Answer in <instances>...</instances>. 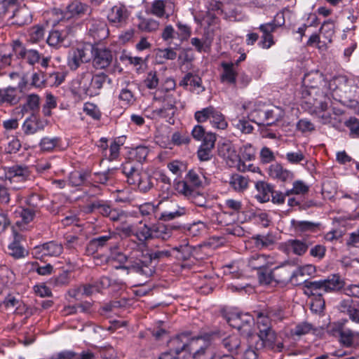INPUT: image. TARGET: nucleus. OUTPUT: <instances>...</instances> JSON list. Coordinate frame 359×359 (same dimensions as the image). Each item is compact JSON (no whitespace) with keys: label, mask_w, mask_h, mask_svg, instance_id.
<instances>
[{"label":"nucleus","mask_w":359,"mask_h":359,"mask_svg":"<svg viewBox=\"0 0 359 359\" xmlns=\"http://www.w3.org/2000/svg\"><path fill=\"white\" fill-rule=\"evenodd\" d=\"M315 271L316 268L311 264L299 267L292 272L290 276V282L295 285L303 284V281L305 280L303 278L311 276Z\"/></svg>","instance_id":"28"},{"label":"nucleus","mask_w":359,"mask_h":359,"mask_svg":"<svg viewBox=\"0 0 359 359\" xmlns=\"http://www.w3.org/2000/svg\"><path fill=\"white\" fill-rule=\"evenodd\" d=\"M320 32L326 40L325 43H331L334 34V24L333 21L329 20L324 22L320 29Z\"/></svg>","instance_id":"51"},{"label":"nucleus","mask_w":359,"mask_h":359,"mask_svg":"<svg viewBox=\"0 0 359 359\" xmlns=\"http://www.w3.org/2000/svg\"><path fill=\"white\" fill-rule=\"evenodd\" d=\"M174 4L172 2L163 0H155L150 8V13L161 18L168 19L174 12Z\"/></svg>","instance_id":"20"},{"label":"nucleus","mask_w":359,"mask_h":359,"mask_svg":"<svg viewBox=\"0 0 359 359\" xmlns=\"http://www.w3.org/2000/svg\"><path fill=\"white\" fill-rule=\"evenodd\" d=\"M309 187L303 181L297 180L293 183V187L285 191V194L289 196L292 194L299 195L305 194L309 191Z\"/></svg>","instance_id":"57"},{"label":"nucleus","mask_w":359,"mask_h":359,"mask_svg":"<svg viewBox=\"0 0 359 359\" xmlns=\"http://www.w3.org/2000/svg\"><path fill=\"white\" fill-rule=\"evenodd\" d=\"M92 58L96 69H104L111 64L113 55L109 49L93 46Z\"/></svg>","instance_id":"16"},{"label":"nucleus","mask_w":359,"mask_h":359,"mask_svg":"<svg viewBox=\"0 0 359 359\" xmlns=\"http://www.w3.org/2000/svg\"><path fill=\"white\" fill-rule=\"evenodd\" d=\"M4 304L7 309L15 308V313H22L25 307V305L19 299L11 294L5 298Z\"/></svg>","instance_id":"52"},{"label":"nucleus","mask_w":359,"mask_h":359,"mask_svg":"<svg viewBox=\"0 0 359 359\" xmlns=\"http://www.w3.org/2000/svg\"><path fill=\"white\" fill-rule=\"evenodd\" d=\"M149 154V149L144 146H139L130 151V158L138 163L143 162Z\"/></svg>","instance_id":"53"},{"label":"nucleus","mask_w":359,"mask_h":359,"mask_svg":"<svg viewBox=\"0 0 359 359\" xmlns=\"http://www.w3.org/2000/svg\"><path fill=\"white\" fill-rule=\"evenodd\" d=\"M267 172L271 177L282 182L291 181L294 177L292 172L283 168L280 164L277 163L270 165Z\"/></svg>","instance_id":"26"},{"label":"nucleus","mask_w":359,"mask_h":359,"mask_svg":"<svg viewBox=\"0 0 359 359\" xmlns=\"http://www.w3.org/2000/svg\"><path fill=\"white\" fill-rule=\"evenodd\" d=\"M183 183H185L188 187L200 188L207 184V179L201 170L192 169L187 172L184 180L177 183V189Z\"/></svg>","instance_id":"22"},{"label":"nucleus","mask_w":359,"mask_h":359,"mask_svg":"<svg viewBox=\"0 0 359 359\" xmlns=\"http://www.w3.org/2000/svg\"><path fill=\"white\" fill-rule=\"evenodd\" d=\"M29 41L32 43H37L42 40L45 35V29L43 26L35 25L32 27L29 31Z\"/></svg>","instance_id":"55"},{"label":"nucleus","mask_w":359,"mask_h":359,"mask_svg":"<svg viewBox=\"0 0 359 359\" xmlns=\"http://www.w3.org/2000/svg\"><path fill=\"white\" fill-rule=\"evenodd\" d=\"M210 122L212 127L219 130H224L228 126L224 116L216 108L214 110V114H212Z\"/></svg>","instance_id":"49"},{"label":"nucleus","mask_w":359,"mask_h":359,"mask_svg":"<svg viewBox=\"0 0 359 359\" xmlns=\"http://www.w3.org/2000/svg\"><path fill=\"white\" fill-rule=\"evenodd\" d=\"M46 82L50 86H58L65 80V74L62 72H53L45 75Z\"/></svg>","instance_id":"54"},{"label":"nucleus","mask_w":359,"mask_h":359,"mask_svg":"<svg viewBox=\"0 0 359 359\" xmlns=\"http://www.w3.org/2000/svg\"><path fill=\"white\" fill-rule=\"evenodd\" d=\"M339 311L348 316L349 320L356 325H359V305L351 299H344L338 306Z\"/></svg>","instance_id":"19"},{"label":"nucleus","mask_w":359,"mask_h":359,"mask_svg":"<svg viewBox=\"0 0 359 359\" xmlns=\"http://www.w3.org/2000/svg\"><path fill=\"white\" fill-rule=\"evenodd\" d=\"M256 108L257 104L249 102L243 104V107L247 110H251L248 114L250 120L259 126H266V121L263 114H259L260 111H264L260 108L261 104H259Z\"/></svg>","instance_id":"33"},{"label":"nucleus","mask_w":359,"mask_h":359,"mask_svg":"<svg viewBox=\"0 0 359 359\" xmlns=\"http://www.w3.org/2000/svg\"><path fill=\"white\" fill-rule=\"evenodd\" d=\"M13 234L14 240L8 245L9 253L15 258L22 257L25 252L24 248L20 244L22 236L15 229H13Z\"/></svg>","instance_id":"41"},{"label":"nucleus","mask_w":359,"mask_h":359,"mask_svg":"<svg viewBox=\"0 0 359 359\" xmlns=\"http://www.w3.org/2000/svg\"><path fill=\"white\" fill-rule=\"evenodd\" d=\"M154 100L161 102V107L154 109L151 112L153 118H165L169 123L175 114L176 99L172 93H165L163 95H155Z\"/></svg>","instance_id":"8"},{"label":"nucleus","mask_w":359,"mask_h":359,"mask_svg":"<svg viewBox=\"0 0 359 359\" xmlns=\"http://www.w3.org/2000/svg\"><path fill=\"white\" fill-rule=\"evenodd\" d=\"M132 184L137 186L138 189L143 193L149 191L153 187V183L150 176L145 172H142L137 177V182Z\"/></svg>","instance_id":"44"},{"label":"nucleus","mask_w":359,"mask_h":359,"mask_svg":"<svg viewBox=\"0 0 359 359\" xmlns=\"http://www.w3.org/2000/svg\"><path fill=\"white\" fill-rule=\"evenodd\" d=\"M177 191L196 205L206 207V198L204 195L194 188L188 187L185 183L181 184Z\"/></svg>","instance_id":"21"},{"label":"nucleus","mask_w":359,"mask_h":359,"mask_svg":"<svg viewBox=\"0 0 359 359\" xmlns=\"http://www.w3.org/2000/svg\"><path fill=\"white\" fill-rule=\"evenodd\" d=\"M215 107L209 106L201 110L196 111L194 114V118L198 123H203L208 120L210 121L212 114H214Z\"/></svg>","instance_id":"56"},{"label":"nucleus","mask_w":359,"mask_h":359,"mask_svg":"<svg viewBox=\"0 0 359 359\" xmlns=\"http://www.w3.org/2000/svg\"><path fill=\"white\" fill-rule=\"evenodd\" d=\"M15 214L16 217H19L21 218V221L16 222V224L20 225V222L27 224L32 221L35 215V212L33 209L31 208H22L19 207L15 211Z\"/></svg>","instance_id":"45"},{"label":"nucleus","mask_w":359,"mask_h":359,"mask_svg":"<svg viewBox=\"0 0 359 359\" xmlns=\"http://www.w3.org/2000/svg\"><path fill=\"white\" fill-rule=\"evenodd\" d=\"M91 8L86 4L78 0L73 1L64 11V17L69 19L75 17H81L85 14H90Z\"/></svg>","instance_id":"24"},{"label":"nucleus","mask_w":359,"mask_h":359,"mask_svg":"<svg viewBox=\"0 0 359 359\" xmlns=\"http://www.w3.org/2000/svg\"><path fill=\"white\" fill-rule=\"evenodd\" d=\"M139 165L133 161H126L121 165L122 172L127 178L128 184H135L137 177L142 173L139 169Z\"/></svg>","instance_id":"29"},{"label":"nucleus","mask_w":359,"mask_h":359,"mask_svg":"<svg viewBox=\"0 0 359 359\" xmlns=\"http://www.w3.org/2000/svg\"><path fill=\"white\" fill-rule=\"evenodd\" d=\"M144 85L149 90L157 88L159 84V79L156 71L149 72L143 81Z\"/></svg>","instance_id":"60"},{"label":"nucleus","mask_w":359,"mask_h":359,"mask_svg":"<svg viewBox=\"0 0 359 359\" xmlns=\"http://www.w3.org/2000/svg\"><path fill=\"white\" fill-rule=\"evenodd\" d=\"M255 189L257 194L255 198L257 201L264 203L270 201L271 194L273 189L271 184L264 181H258L255 184Z\"/></svg>","instance_id":"30"},{"label":"nucleus","mask_w":359,"mask_h":359,"mask_svg":"<svg viewBox=\"0 0 359 359\" xmlns=\"http://www.w3.org/2000/svg\"><path fill=\"white\" fill-rule=\"evenodd\" d=\"M101 286L99 283L83 285L70 291L72 297L79 299L80 296H90L95 292H99Z\"/></svg>","instance_id":"32"},{"label":"nucleus","mask_w":359,"mask_h":359,"mask_svg":"<svg viewBox=\"0 0 359 359\" xmlns=\"http://www.w3.org/2000/svg\"><path fill=\"white\" fill-rule=\"evenodd\" d=\"M304 294L307 296L322 295L321 291L328 292L340 287L339 277L332 275L326 279L318 280H304L303 281Z\"/></svg>","instance_id":"5"},{"label":"nucleus","mask_w":359,"mask_h":359,"mask_svg":"<svg viewBox=\"0 0 359 359\" xmlns=\"http://www.w3.org/2000/svg\"><path fill=\"white\" fill-rule=\"evenodd\" d=\"M86 28L89 35L95 41H100L109 35V29L106 22L101 20L89 19L86 22Z\"/></svg>","instance_id":"13"},{"label":"nucleus","mask_w":359,"mask_h":359,"mask_svg":"<svg viewBox=\"0 0 359 359\" xmlns=\"http://www.w3.org/2000/svg\"><path fill=\"white\" fill-rule=\"evenodd\" d=\"M6 175L10 178L20 177L25 180L29 176V170L27 166L22 165H13L6 168Z\"/></svg>","instance_id":"37"},{"label":"nucleus","mask_w":359,"mask_h":359,"mask_svg":"<svg viewBox=\"0 0 359 359\" xmlns=\"http://www.w3.org/2000/svg\"><path fill=\"white\" fill-rule=\"evenodd\" d=\"M129 15L130 12L127 7L122 4H118L111 8L107 14V19L111 23L122 25L126 23Z\"/></svg>","instance_id":"17"},{"label":"nucleus","mask_w":359,"mask_h":359,"mask_svg":"<svg viewBox=\"0 0 359 359\" xmlns=\"http://www.w3.org/2000/svg\"><path fill=\"white\" fill-rule=\"evenodd\" d=\"M249 182L248 177L238 173L233 174L229 179L231 187L238 193L244 192L248 188Z\"/></svg>","instance_id":"34"},{"label":"nucleus","mask_w":359,"mask_h":359,"mask_svg":"<svg viewBox=\"0 0 359 359\" xmlns=\"http://www.w3.org/2000/svg\"><path fill=\"white\" fill-rule=\"evenodd\" d=\"M359 337V332H354L348 328H344L339 337L340 344L345 347L353 346L355 341Z\"/></svg>","instance_id":"40"},{"label":"nucleus","mask_w":359,"mask_h":359,"mask_svg":"<svg viewBox=\"0 0 359 359\" xmlns=\"http://www.w3.org/2000/svg\"><path fill=\"white\" fill-rule=\"evenodd\" d=\"M40 107V97L36 94H29L26 97V103L22 107V110L33 111H39Z\"/></svg>","instance_id":"47"},{"label":"nucleus","mask_w":359,"mask_h":359,"mask_svg":"<svg viewBox=\"0 0 359 359\" xmlns=\"http://www.w3.org/2000/svg\"><path fill=\"white\" fill-rule=\"evenodd\" d=\"M13 50L18 57L24 59L32 65L39 62L41 57L37 50L34 49L27 50L19 41H14Z\"/></svg>","instance_id":"18"},{"label":"nucleus","mask_w":359,"mask_h":359,"mask_svg":"<svg viewBox=\"0 0 359 359\" xmlns=\"http://www.w3.org/2000/svg\"><path fill=\"white\" fill-rule=\"evenodd\" d=\"M257 327L259 333L255 337V348L259 350L266 347L274 352H283L285 346L283 341L278 340L276 332L271 327V320L264 311L256 312Z\"/></svg>","instance_id":"3"},{"label":"nucleus","mask_w":359,"mask_h":359,"mask_svg":"<svg viewBox=\"0 0 359 359\" xmlns=\"http://www.w3.org/2000/svg\"><path fill=\"white\" fill-rule=\"evenodd\" d=\"M68 36V30L66 29L52 30L47 39V43L53 47L60 46Z\"/></svg>","instance_id":"36"},{"label":"nucleus","mask_w":359,"mask_h":359,"mask_svg":"<svg viewBox=\"0 0 359 359\" xmlns=\"http://www.w3.org/2000/svg\"><path fill=\"white\" fill-rule=\"evenodd\" d=\"M118 99L122 102L123 104L126 107L133 104L135 100L134 94L127 88L121 89L118 95Z\"/></svg>","instance_id":"63"},{"label":"nucleus","mask_w":359,"mask_h":359,"mask_svg":"<svg viewBox=\"0 0 359 359\" xmlns=\"http://www.w3.org/2000/svg\"><path fill=\"white\" fill-rule=\"evenodd\" d=\"M88 209L89 212L97 210L101 215L105 217H109L112 210L109 205L100 201H95L92 203L88 206Z\"/></svg>","instance_id":"58"},{"label":"nucleus","mask_w":359,"mask_h":359,"mask_svg":"<svg viewBox=\"0 0 359 359\" xmlns=\"http://www.w3.org/2000/svg\"><path fill=\"white\" fill-rule=\"evenodd\" d=\"M126 137L120 136L115 138L109 146V155L108 160L110 161L116 160L120 154L121 147L125 143Z\"/></svg>","instance_id":"42"},{"label":"nucleus","mask_w":359,"mask_h":359,"mask_svg":"<svg viewBox=\"0 0 359 359\" xmlns=\"http://www.w3.org/2000/svg\"><path fill=\"white\" fill-rule=\"evenodd\" d=\"M254 239L256 247L259 249L269 248L274 243L273 238L271 235H257Z\"/></svg>","instance_id":"59"},{"label":"nucleus","mask_w":359,"mask_h":359,"mask_svg":"<svg viewBox=\"0 0 359 359\" xmlns=\"http://www.w3.org/2000/svg\"><path fill=\"white\" fill-rule=\"evenodd\" d=\"M226 322L233 328L237 329L241 334L248 337V342L252 344L255 337H252L254 317L249 313H228L225 316Z\"/></svg>","instance_id":"6"},{"label":"nucleus","mask_w":359,"mask_h":359,"mask_svg":"<svg viewBox=\"0 0 359 359\" xmlns=\"http://www.w3.org/2000/svg\"><path fill=\"white\" fill-rule=\"evenodd\" d=\"M222 344L228 351L238 353L241 344V339L237 335H231L225 338Z\"/></svg>","instance_id":"50"},{"label":"nucleus","mask_w":359,"mask_h":359,"mask_svg":"<svg viewBox=\"0 0 359 359\" xmlns=\"http://www.w3.org/2000/svg\"><path fill=\"white\" fill-rule=\"evenodd\" d=\"M302 82V95L305 103L309 104L314 112L326 111L331 100L330 95L320 89L327 86L323 75L318 72L306 74Z\"/></svg>","instance_id":"1"},{"label":"nucleus","mask_w":359,"mask_h":359,"mask_svg":"<svg viewBox=\"0 0 359 359\" xmlns=\"http://www.w3.org/2000/svg\"><path fill=\"white\" fill-rule=\"evenodd\" d=\"M60 142V138L57 137H44L40 140L39 146L41 151L43 152H50L59 145Z\"/></svg>","instance_id":"43"},{"label":"nucleus","mask_w":359,"mask_h":359,"mask_svg":"<svg viewBox=\"0 0 359 359\" xmlns=\"http://www.w3.org/2000/svg\"><path fill=\"white\" fill-rule=\"evenodd\" d=\"M171 236V231L162 224L152 225V239L161 238L166 240Z\"/></svg>","instance_id":"48"},{"label":"nucleus","mask_w":359,"mask_h":359,"mask_svg":"<svg viewBox=\"0 0 359 359\" xmlns=\"http://www.w3.org/2000/svg\"><path fill=\"white\" fill-rule=\"evenodd\" d=\"M313 244V241L309 237L302 240L289 239L281 243V250L287 254L293 253L296 255H303L307 251L309 247Z\"/></svg>","instance_id":"10"},{"label":"nucleus","mask_w":359,"mask_h":359,"mask_svg":"<svg viewBox=\"0 0 359 359\" xmlns=\"http://www.w3.org/2000/svg\"><path fill=\"white\" fill-rule=\"evenodd\" d=\"M63 250L62 244L55 241H50L41 245H37L32 250V255L37 259L44 257H57L61 255Z\"/></svg>","instance_id":"12"},{"label":"nucleus","mask_w":359,"mask_h":359,"mask_svg":"<svg viewBox=\"0 0 359 359\" xmlns=\"http://www.w3.org/2000/svg\"><path fill=\"white\" fill-rule=\"evenodd\" d=\"M21 97V91L17 88L9 86L0 88V105L6 104L14 106L20 102Z\"/></svg>","instance_id":"23"},{"label":"nucleus","mask_w":359,"mask_h":359,"mask_svg":"<svg viewBox=\"0 0 359 359\" xmlns=\"http://www.w3.org/2000/svg\"><path fill=\"white\" fill-rule=\"evenodd\" d=\"M290 224L294 232L297 235H302L306 232H314L320 225L318 223L294 219L291 220Z\"/></svg>","instance_id":"31"},{"label":"nucleus","mask_w":359,"mask_h":359,"mask_svg":"<svg viewBox=\"0 0 359 359\" xmlns=\"http://www.w3.org/2000/svg\"><path fill=\"white\" fill-rule=\"evenodd\" d=\"M127 248H130L131 251L126 256V268L147 277L151 276L154 272L151 266L152 259H162L171 255L168 250H157L151 254L144 253L140 245L135 241H131Z\"/></svg>","instance_id":"2"},{"label":"nucleus","mask_w":359,"mask_h":359,"mask_svg":"<svg viewBox=\"0 0 359 359\" xmlns=\"http://www.w3.org/2000/svg\"><path fill=\"white\" fill-rule=\"evenodd\" d=\"M166 207L168 210L156 216L163 222H170L189 214V209L173 201L169 202Z\"/></svg>","instance_id":"11"},{"label":"nucleus","mask_w":359,"mask_h":359,"mask_svg":"<svg viewBox=\"0 0 359 359\" xmlns=\"http://www.w3.org/2000/svg\"><path fill=\"white\" fill-rule=\"evenodd\" d=\"M259 114H263L264 116L266 126H272L284 116L283 111L279 107H274L269 110L260 111Z\"/></svg>","instance_id":"38"},{"label":"nucleus","mask_w":359,"mask_h":359,"mask_svg":"<svg viewBox=\"0 0 359 359\" xmlns=\"http://www.w3.org/2000/svg\"><path fill=\"white\" fill-rule=\"evenodd\" d=\"M93 46L90 43L80 44L72 48L67 56V65L71 70H76L82 64L88 62L92 58Z\"/></svg>","instance_id":"9"},{"label":"nucleus","mask_w":359,"mask_h":359,"mask_svg":"<svg viewBox=\"0 0 359 359\" xmlns=\"http://www.w3.org/2000/svg\"><path fill=\"white\" fill-rule=\"evenodd\" d=\"M87 177V175L85 172L79 171H74L69 174V183L72 187H78L84 183Z\"/></svg>","instance_id":"62"},{"label":"nucleus","mask_w":359,"mask_h":359,"mask_svg":"<svg viewBox=\"0 0 359 359\" xmlns=\"http://www.w3.org/2000/svg\"><path fill=\"white\" fill-rule=\"evenodd\" d=\"M273 264V257L263 254L252 255L248 260V266L259 271Z\"/></svg>","instance_id":"25"},{"label":"nucleus","mask_w":359,"mask_h":359,"mask_svg":"<svg viewBox=\"0 0 359 359\" xmlns=\"http://www.w3.org/2000/svg\"><path fill=\"white\" fill-rule=\"evenodd\" d=\"M48 123L49 121L47 119L41 118L32 113L25 120L22 129L25 135H33L43 130Z\"/></svg>","instance_id":"15"},{"label":"nucleus","mask_w":359,"mask_h":359,"mask_svg":"<svg viewBox=\"0 0 359 359\" xmlns=\"http://www.w3.org/2000/svg\"><path fill=\"white\" fill-rule=\"evenodd\" d=\"M313 330V325L307 322H302L297 324L291 330V334L295 336H302L309 333Z\"/></svg>","instance_id":"61"},{"label":"nucleus","mask_w":359,"mask_h":359,"mask_svg":"<svg viewBox=\"0 0 359 359\" xmlns=\"http://www.w3.org/2000/svg\"><path fill=\"white\" fill-rule=\"evenodd\" d=\"M279 26L280 25L276 24L274 21L259 25V29L262 33L261 39L258 42L259 48L269 49L275 44L273 33Z\"/></svg>","instance_id":"14"},{"label":"nucleus","mask_w":359,"mask_h":359,"mask_svg":"<svg viewBox=\"0 0 359 359\" xmlns=\"http://www.w3.org/2000/svg\"><path fill=\"white\" fill-rule=\"evenodd\" d=\"M135 236L140 241L152 239V226H149L144 224L135 231Z\"/></svg>","instance_id":"64"},{"label":"nucleus","mask_w":359,"mask_h":359,"mask_svg":"<svg viewBox=\"0 0 359 359\" xmlns=\"http://www.w3.org/2000/svg\"><path fill=\"white\" fill-rule=\"evenodd\" d=\"M107 78L104 73L93 74L89 71L83 72L72 81V90L80 96L97 95Z\"/></svg>","instance_id":"4"},{"label":"nucleus","mask_w":359,"mask_h":359,"mask_svg":"<svg viewBox=\"0 0 359 359\" xmlns=\"http://www.w3.org/2000/svg\"><path fill=\"white\" fill-rule=\"evenodd\" d=\"M201 83V79L198 75L191 73L187 74L180 82V85L184 88L190 86V90L194 91L198 88V93L204 90Z\"/></svg>","instance_id":"35"},{"label":"nucleus","mask_w":359,"mask_h":359,"mask_svg":"<svg viewBox=\"0 0 359 359\" xmlns=\"http://www.w3.org/2000/svg\"><path fill=\"white\" fill-rule=\"evenodd\" d=\"M222 72L220 74V81L223 83L236 86L238 72L233 62H222L221 65Z\"/></svg>","instance_id":"27"},{"label":"nucleus","mask_w":359,"mask_h":359,"mask_svg":"<svg viewBox=\"0 0 359 359\" xmlns=\"http://www.w3.org/2000/svg\"><path fill=\"white\" fill-rule=\"evenodd\" d=\"M13 18H14L13 23L19 26L24 25L30 22V13L26 8L17 9L13 13Z\"/></svg>","instance_id":"46"},{"label":"nucleus","mask_w":359,"mask_h":359,"mask_svg":"<svg viewBox=\"0 0 359 359\" xmlns=\"http://www.w3.org/2000/svg\"><path fill=\"white\" fill-rule=\"evenodd\" d=\"M137 27L142 32H154L158 29L160 23L153 18L138 17Z\"/></svg>","instance_id":"39"},{"label":"nucleus","mask_w":359,"mask_h":359,"mask_svg":"<svg viewBox=\"0 0 359 359\" xmlns=\"http://www.w3.org/2000/svg\"><path fill=\"white\" fill-rule=\"evenodd\" d=\"M255 154L256 149L251 144H244L239 148L238 154L235 156V160L232 161L231 166L240 172H259V167L249 163L255 158Z\"/></svg>","instance_id":"7"}]
</instances>
